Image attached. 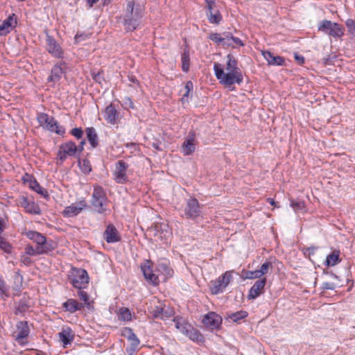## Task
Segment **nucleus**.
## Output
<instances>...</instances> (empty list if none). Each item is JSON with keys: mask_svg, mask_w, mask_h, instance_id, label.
<instances>
[{"mask_svg": "<svg viewBox=\"0 0 355 355\" xmlns=\"http://www.w3.org/2000/svg\"><path fill=\"white\" fill-rule=\"evenodd\" d=\"M143 275L146 280L151 284L156 286L159 284L158 277L153 273L150 266H141Z\"/></svg>", "mask_w": 355, "mask_h": 355, "instance_id": "nucleus-28", "label": "nucleus"}, {"mask_svg": "<svg viewBox=\"0 0 355 355\" xmlns=\"http://www.w3.org/2000/svg\"><path fill=\"white\" fill-rule=\"evenodd\" d=\"M340 252L338 250L333 251L330 254L327 256L325 264L327 266H334L340 261L339 258Z\"/></svg>", "mask_w": 355, "mask_h": 355, "instance_id": "nucleus-33", "label": "nucleus"}, {"mask_svg": "<svg viewBox=\"0 0 355 355\" xmlns=\"http://www.w3.org/2000/svg\"><path fill=\"white\" fill-rule=\"evenodd\" d=\"M84 308L83 303L78 302L77 300L70 298L62 303V309L64 311L73 313L77 311H80Z\"/></svg>", "mask_w": 355, "mask_h": 355, "instance_id": "nucleus-23", "label": "nucleus"}, {"mask_svg": "<svg viewBox=\"0 0 355 355\" xmlns=\"http://www.w3.org/2000/svg\"><path fill=\"white\" fill-rule=\"evenodd\" d=\"M232 280V272L226 271L216 279L212 280L209 284V288L212 294L217 295L223 293Z\"/></svg>", "mask_w": 355, "mask_h": 355, "instance_id": "nucleus-6", "label": "nucleus"}, {"mask_svg": "<svg viewBox=\"0 0 355 355\" xmlns=\"http://www.w3.org/2000/svg\"><path fill=\"white\" fill-rule=\"evenodd\" d=\"M181 61L182 71L184 72H187L189 69L190 66V56L188 49H184V51L181 55Z\"/></svg>", "mask_w": 355, "mask_h": 355, "instance_id": "nucleus-35", "label": "nucleus"}, {"mask_svg": "<svg viewBox=\"0 0 355 355\" xmlns=\"http://www.w3.org/2000/svg\"><path fill=\"white\" fill-rule=\"evenodd\" d=\"M126 147H128V148H129V147H130V148H132V149H133V150H137V144H135V143H130V144H126Z\"/></svg>", "mask_w": 355, "mask_h": 355, "instance_id": "nucleus-62", "label": "nucleus"}, {"mask_svg": "<svg viewBox=\"0 0 355 355\" xmlns=\"http://www.w3.org/2000/svg\"><path fill=\"white\" fill-rule=\"evenodd\" d=\"M291 205L294 208H300L301 207L300 202H294L293 201L291 202Z\"/></svg>", "mask_w": 355, "mask_h": 355, "instance_id": "nucleus-63", "label": "nucleus"}, {"mask_svg": "<svg viewBox=\"0 0 355 355\" xmlns=\"http://www.w3.org/2000/svg\"><path fill=\"white\" fill-rule=\"evenodd\" d=\"M40 125L44 129L55 132L59 135H63L65 133V128L59 125L55 119L46 113H41L37 117Z\"/></svg>", "mask_w": 355, "mask_h": 355, "instance_id": "nucleus-5", "label": "nucleus"}, {"mask_svg": "<svg viewBox=\"0 0 355 355\" xmlns=\"http://www.w3.org/2000/svg\"><path fill=\"white\" fill-rule=\"evenodd\" d=\"M87 3L89 6V8H92L95 3H96L99 0H86Z\"/></svg>", "mask_w": 355, "mask_h": 355, "instance_id": "nucleus-60", "label": "nucleus"}, {"mask_svg": "<svg viewBox=\"0 0 355 355\" xmlns=\"http://www.w3.org/2000/svg\"><path fill=\"white\" fill-rule=\"evenodd\" d=\"M223 38H230L231 36H233L230 33H223Z\"/></svg>", "mask_w": 355, "mask_h": 355, "instance_id": "nucleus-64", "label": "nucleus"}, {"mask_svg": "<svg viewBox=\"0 0 355 355\" xmlns=\"http://www.w3.org/2000/svg\"><path fill=\"white\" fill-rule=\"evenodd\" d=\"M77 150L78 148L74 142H67L60 146L58 157L63 162L67 159V156H73Z\"/></svg>", "mask_w": 355, "mask_h": 355, "instance_id": "nucleus-17", "label": "nucleus"}, {"mask_svg": "<svg viewBox=\"0 0 355 355\" xmlns=\"http://www.w3.org/2000/svg\"><path fill=\"white\" fill-rule=\"evenodd\" d=\"M204 325L211 330L220 328L222 318L214 312H209L202 319Z\"/></svg>", "mask_w": 355, "mask_h": 355, "instance_id": "nucleus-16", "label": "nucleus"}, {"mask_svg": "<svg viewBox=\"0 0 355 355\" xmlns=\"http://www.w3.org/2000/svg\"><path fill=\"white\" fill-rule=\"evenodd\" d=\"M153 314L156 318L163 319L164 307L156 306L153 310Z\"/></svg>", "mask_w": 355, "mask_h": 355, "instance_id": "nucleus-46", "label": "nucleus"}, {"mask_svg": "<svg viewBox=\"0 0 355 355\" xmlns=\"http://www.w3.org/2000/svg\"><path fill=\"white\" fill-rule=\"evenodd\" d=\"M25 254L21 255V262L25 266H30L32 263L31 259Z\"/></svg>", "mask_w": 355, "mask_h": 355, "instance_id": "nucleus-52", "label": "nucleus"}, {"mask_svg": "<svg viewBox=\"0 0 355 355\" xmlns=\"http://www.w3.org/2000/svg\"><path fill=\"white\" fill-rule=\"evenodd\" d=\"M87 140L92 148H96L98 144V135L94 128L89 127L85 130Z\"/></svg>", "mask_w": 355, "mask_h": 355, "instance_id": "nucleus-31", "label": "nucleus"}, {"mask_svg": "<svg viewBox=\"0 0 355 355\" xmlns=\"http://www.w3.org/2000/svg\"><path fill=\"white\" fill-rule=\"evenodd\" d=\"M17 24L15 14L10 15L0 24V36L6 35L16 26Z\"/></svg>", "mask_w": 355, "mask_h": 355, "instance_id": "nucleus-19", "label": "nucleus"}, {"mask_svg": "<svg viewBox=\"0 0 355 355\" xmlns=\"http://www.w3.org/2000/svg\"><path fill=\"white\" fill-rule=\"evenodd\" d=\"M173 314V311L170 309H165L164 307V314H163V319L168 318L171 317Z\"/></svg>", "mask_w": 355, "mask_h": 355, "instance_id": "nucleus-53", "label": "nucleus"}, {"mask_svg": "<svg viewBox=\"0 0 355 355\" xmlns=\"http://www.w3.org/2000/svg\"><path fill=\"white\" fill-rule=\"evenodd\" d=\"M46 46L47 51L53 57L57 58H62L64 56V51L60 45L57 42L55 38L46 34Z\"/></svg>", "mask_w": 355, "mask_h": 355, "instance_id": "nucleus-12", "label": "nucleus"}, {"mask_svg": "<svg viewBox=\"0 0 355 355\" xmlns=\"http://www.w3.org/2000/svg\"><path fill=\"white\" fill-rule=\"evenodd\" d=\"M230 38L232 43L234 42L236 46H242L244 45L243 42L239 37L231 36Z\"/></svg>", "mask_w": 355, "mask_h": 355, "instance_id": "nucleus-54", "label": "nucleus"}, {"mask_svg": "<svg viewBox=\"0 0 355 355\" xmlns=\"http://www.w3.org/2000/svg\"><path fill=\"white\" fill-rule=\"evenodd\" d=\"M226 72L218 63H214V70L220 83L230 87L235 83L241 85L243 80L241 70L238 67V60L232 54L227 55Z\"/></svg>", "mask_w": 355, "mask_h": 355, "instance_id": "nucleus-1", "label": "nucleus"}, {"mask_svg": "<svg viewBox=\"0 0 355 355\" xmlns=\"http://www.w3.org/2000/svg\"><path fill=\"white\" fill-rule=\"evenodd\" d=\"M128 166V164L123 160H119L116 162L113 175L116 183L125 184L128 181L126 174Z\"/></svg>", "mask_w": 355, "mask_h": 355, "instance_id": "nucleus-13", "label": "nucleus"}, {"mask_svg": "<svg viewBox=\"0 0 355 355\" xmlns=\"http://www.w3.org/2000/svg\"><path fill=\"white\" fill-rule=\"evenodd\" d=\"M69 280L74 288L83 289L89 283L88 273L85 269L74 268L71 272Z\"/></svg>", "mask_w": 355, "mask_h": 355, "instance_id": "nucleus-8", "label": "nucleus"}, {"mask_svg": "<svg viewBox=\"0 0 355 355\" xmlns=\"http://www.w3.org/2000/svg\"><path fill=\"white\" fill-rule=\"evenodd\" d=\"M0 249L6 253H10L12 246L3 238L0 237Z\"/></svg>", "mask_w": 355, "mask_h": 355, "instance_id": "nucleus-43", "label": "nucleus"}, {"mask_svg": "<svg viewBox=\"0 0 355 355\" xmlns=\"http://www.w3.org/2000/svg\"><path fill=\"white\" fill-rule=\"evenodd\" d=\"M295 59L300 63V64H302L304 63V57L301 56V55H299L297 54H295Z\"/></svg>", "mask_w": 355, "mask_h": 355, "instance_id": "nucleus-59", "label": "nucleus"}, {"mask_svg": "<svg viewBox=\"0 0 355 355\" xmlns=\"http://www.w3.org/2000/svg\"><path fill=\"white\" fill-rule=\"evenodd\" d=\"M103 116L108 123L111 125L117 123L119 112L114 104L111 103L105 107Z\"/></svg>", "mask_w": 355, "mask_h": 355, "instance_id": "nucleus-21", "label": "nucleus"}, {"mask_svg": "<svg viewBox=\"0 0 355 355\" xmlns=\"http://www.w3.org/2000/svg\"><path fill=\"white\" fill-rule=\"evenodd\" d=\"M316 249L317 248L314 246L309 247L306 250L305 254L307 253L309 256H311L315 253Z\"/></svg>", "mask_w": 355, "mask_h": 355, "instance_id": "nucleus-57", "label": "nucleus"}, {"mask_svg": "<svg viewBox=\"0 0 355 355\" xmlns=\"http://www.w3.org/2000/svg\"><path fill=\"white\" fill-rule=\"evenodd\" d=\"M29 306V300L26 297H23L15 306V314L24 313L28 311Z\"/></svg>", "mask_w": 355, "mask_h": 355, "instance_id": "nucleus-30", "label": "nucleus"}, {"mask_svg": "<svg viewBox=\"0 0 355 355\" xmlns=\"http://www.w3.org/2000/svg\"><path fill=\"white\" fill-rule=\"evenodd\" d=\"M318 30L334 38H340L345 33V28L341 25L327 19L320 21Z\"/></svg>", "mask_w": 355, "mask_h": 355, "instance_id": "nucleus-4", "label": "nucleus"}, {"mask_svg": "<svg viewBox=\"0 0 355 355\" xmlns=\"http://www.w3.org/2000/svg\"><path fill=\"white\" fill-rule=\"evenodd\" d=\"M79 166L82 172L85 174H88L92 171L90 162L87 159H83L81 161H79Z\"/></svg>", "mask_w": 355, "mask_h": 355, "instance_id": "nucleus-40", "label": "nucleus"}, {"mask_svg": "<svg viewBox=\"0 0 355 355\" xmlns=\"http://www.w3.org/2000/svg\"><path fill=\"white\" fill-rule=\"evenodd\" d=\"M30 188L43 196H48L47 191L42 187L35 180H31L30 182Z\"/></svg>", "mask_w": 355, "mask_h": 355, "instance_id": "nucleus-38", "label": "nucleus"}, {"mask_svg": "<svg viewBox=\"0 0 355 355\" xmlns=\"http://www.w3.org/2000/svg\"><path fill=\"white\" fill-rule=\"evenodd\" d=\"M16 327V340L20 345L24 346L27 343L24 340L28 336L30 333L28 323L27 321H19L17 322Z\"/></svg>", "mask_w": 355, "mask_h": 355, "instance_id": "nucleus-15", "label": "nucleus"}, {"mask_svg": "<svg viewBox=\"0 0 355 355\" xmlns=\"http://www.w3.org/2000/svg\"><path fill=\"white\" fill-rule=\"evenodd\" d=\"M87 37V35L84 33H77L75 36V40L76 42H79L82 40H85Z\"/></svg>", "mask_w": 355, "mask_h": 355, "instance_id": "nucleus-55", "label": "nucleus"}, {"mask_svg": "<svg viewBox=\"0 0 355 355\" xmlns=\"http://www.w3.org/2000/svg\"><path fill=\"white\" fill-rule=\"evenodd\" d=\"M173 322H175V327L183 334H187L191 325L186 322L182 318L175 317L173 319Z\"/></svg>", "mask_w": 355, "mask_h": 355, "instance_id": "nucleus-32", "label": "nucleus"}, {"mask_svg": "<svg viewBox=\"0 0 355 355\" xmlns=\"http://www.w3.org/2000/svg\"><path fill=\"white\" fill-rule=\"evenodd\" d=\"M71 134L76 138L80 139L83 135V131L80 128H75L71 130Z\"/></svg>", "mask_w": 355, "mask_h": 355, "instance_id": "nucleus-50", "label": "nucleus"}, {"mask_svg": "<svg viewBox=\"0 0 355 355\" xmlns=\"http://www.w3.org/2000/svg\"><path fill=\"white\" fill-rule=\"evenodd\" d=\"M270 268H272V263L270 261H265L258 269L260 274L263 276L268 273Z\"/></svg>", "mask_w": 355, "mask_h": 355, "instance_id": "nucleus-45", "label": "nucleus"}, {"mask_svg": "<svg viewBox=\"0 0 355 355\" xmlns=\"http://www.w3.org/2000/svg\"><path fill=\"white\" fill-rule=\"evenodd\" d=\"M346 26L348 29V32L354 35H355V20L352 19H348L345 21Z\"/></svg>", "mask_w": 355, "mask_h": 355, "instance_id": "nucleus-44", "label": "nucleus"}, {"mask_svg": "<svg viewBox=\"0 0 355 355\" xmlns=\"http://www.w3.org/2000/svg\"><path fill=\"white\" fill-rule=\"evenodd\" d=\"M26 236L37 244L36 247H42L48 253L55 248V242L52 240L47 241L46 238L40 232L30 230L26 232Z\"/></svg>", "mask_w": 355, "mask_h": 355, "instance_id": "nucleus-7", "label": "nucleus"}, {"mask_svg": "<svg viewBox=\"0 0 355 355\" xmlns=\"http://www.w3.org/2000/svg\"><path fill=\"white\" fill-rule=\"evenodd\" d=\"M122 105L125 109H127V110L130 109V108H132V109L134 108V103H133L132 101L131 100V98L129 97H125L123 98Z\"/></svg>", "mask_w": 355, "mask_h": 355, "instance_id": "nucleus-49", "label": "nucleus"}, {"mask_svg": "<svg viewBox=\"0 0 355 355\" xmlns=\"http://www.w3.org/2000/svg\"><path fill=\"white\" fill-rule=\"evenodd\" d=\"M78 296L79 297L80 300L84 302V303L85 304L88 305L89 304V297L86 292L82 291L81 289H79V291L78 292Z\"/></svg>", "mask_w": 355, "mask_h": 355, "instance_id": "nucleus-47", "label": "nucleus"}, {"mask_svg": "<svg viewBox=\"0 0 355 355\" xmlns=\"http://www.w3.org/2000/svg\"><path fill=\"white\" fill-rule=\"evenodd\" d=\"M186 336H189L191 340L196 342H202L204 340L203 336L200 334V332L198 330L193 328L191 326Z\"/></svg>", "mask_w": 355, "mask_h": 355, "instance_id": "nucleus-36", "label": "nucleus"}, {"mask_svg": "<svg viewBox=\"0 0 355 355\" xmlns=\"http://www.w3.org/2000/svg\"><path fill=\"white\" fill-rule=\"evenodd\" d=\"M66 63L64 62H60L57 64L54 65L51 69V75L48 78V82H58L62 75L64 73L62 66L65 65Z\"/></svg>", "mask_w": 355, "mask_h": 355, "instance_id": "nucleus-24", "label": "nucleus"}, {"mask_svg": "<svg viewBox=\"0 0 355 355\" xmlns=\"http://www.w3.org/2000/svg\"><path fill=\"white\" fill-rule=\"evenodd\" d=\"M17 205L25 209L26 211L31 214L40 215L41 209L34 201H30L25 196H20L17 199Z\"/></svg>", "mask_w": 355, "mask_h": 355, "instance_id": "nucleus-14", "label": "nucleus"}, {"mask_svg": "<svg viewBox=\"0 0 355 355\" xmlns=\"http://www.w3.org/2000/svg\"><path fill=\"white\" fill-rule=\"evenodd\" d=\"M118 318L119 320L130 321L132 314L128 308H121L119 311Z\"/></svg>", "mask_w": 355, "mask_h": 355, "instance_id": "nucleus-39", "label": "nucleus"}, {"mask_svg": "<svg viewBox=\"0 0 355 355\" xmlns=\"http://www.w3.org/2000/svg\"><path fill=\"white\" fill-rule=\"evenodd\" d=\"M143 17L142 8L139 5L135 6L133 0L128 1L123 15V24L126 31L136 30L141 24Z\"/></svg>", "mask_w": 355, "mask_h": 355, "instance_id": "nucleus-2", "label": "nucleus"}, {"mask_svg": "<svg viewBox=\"0 0 355 355\" xmlns=\"http://www.w3.org/2000/svg\"><path fill=\"white\" fill-rule=\"evenodd\" d=\"M227 318L234 322H239L240 320L245 318L248 314L245 311H239L234 313H227Z\"/></svg>", "mask_w": 355, "mask_h": 355, "instance_id": "nucleus-37", "label": "nucleus"}, {"mask_svg": "<svg viewBox=\"0 0 355 355\" xmlns=\"http://www.w3.org/2000/svg\"><path fill=\"white\" fill-rule=\"evenodd\" d=\"M193 85L191 80H189L185 83V85L184 87L185 92L184 93V94L182 96V101H183V102H184L185 101H188L187 98L189 96L190 92H191L193 90Z\"/></svg>", "mask_w": 355, "mask_h": 355, "instance_id": "nucleus-41", "label": "nucleus"}, {"mask_svg": "<svg viewBox=\"0 0 355 355\" xmlns=\"http://www.w3.org/2000/svg\"><path fill=\"white\" fill-rule=\"evenodd\" d=\"M262 54L268 63L270 65L282 66L284 64V58L279 55H274L270 51H263Z\"/></svg>", "mask_w": 355, "mask_h": 355, "instance_id": "nucleus-26", "label": "nucleus"}, {"mask_svg": "<svg viewBox=\"0 0 355 355\" xmlns=\"http://www.w3.org/2000/svg\"><path fill=\"white\" fill-rule=\"evenodd\" d=\"M103 238L108 243H114L121 241V235L113 224H108L103 232Z\"/></svg>", "mask_w": 355, "mask_h": 355, "instance_id": "nucleus-18", "label": "nucleus"}, {"mask_svg": "<svg viewBox=\"0 0 355 355\" xmlns=\"http://www.w3.org/2000/svg\"><path fill=\"white\" fill-rule=\"evenodd\" d=\"M123 335L130 342V350L133 352H135L140 343V341L136 334L130 328H125Z\"/></svg>", "mask_w": 355, "mask_h": 355, "instance_id": "nucleus-25", "label": "nucleus"}, {"mask_svg": "<svg viewBox=\"0 0 355 355\" xmlns=\"http://www.w3.org/2000/svg\"><path fill=\"white\" fill-rule=\"evenodd\" d=\"M338 285L334 282H324L321 288L323 290H334Z\"/></svg>", "mask_w": 355, "mask_h": 355, "instance_id": "nucleus-51", "label": "nucleus"}, {"mask_svg": "<svg viewBox=\"0 0 355 355\" xmlns=\"http://www.w3.org/2000/svg\"><path fill=\"white\" fill-rule=\"evenodd\" d=\"M209 39L218 44H223V41L224 40L223 37L218 33H211L209 35Z\"/></svg>", "mask_w": 355, "mask_h": 355, "instance_id": "nucleus-48", "label": "nucleus"}, {"mask_svg": "<svg viewBox=\"0 0 355 355\" xmlns=\"http://www.w3.org/2000/svg\"><path fill=\"white\" fill-rule=\"evenodd\" d=\"M157 271L164 276V280L171 277L173 275V270L170 266V262L166 259H160L157 263Z\"/></svg>", "mask_w": 355, "mask_h": 355, "instance_id": "nucleus-22", "label": "nucleus"}, {"mask_svg": "<svg viewBox=\"0 0 355 355\" xmlns=\"http://www.w3.org/2000/svg\"><path fill=\"white\" fill-rule=\"evenodd\" d=\"M207 12L206 13L209 21L211 24H219L223 17L216 7L215 0H205Z\"/></svg>", "mask_w": 355, "mask_h": 355, "instance_id": "nucleus-10", "label": "nucleus"}, {"mask_svg": "<svg viewBox=\"0 0 355 355\" xmlns=\"http://www.w3.org/2000/svg\"><path fill=\"white\" fill-rule=\"evenodd\" d=\"M87 207L88 205L87 202L83 199L66 207L62 214L64 217H74L78 216Z\"/></svg>", "mask_w": 355, "mask_h": 355, "instance_id": "nucleus-11", "label": "nucleus"}, {"mask_svg": "<svg viewBox=\"0 0 355 355\" xmlns=\"http://www.w3.org/2000/svg\"><path fill=\"white\" fill-rule=\"evenodd\" d=\"M244 275H245L244 278L249 279H258V278H260L261 277H262V275L260 274L259 270H247V271H245Z\"/></svg>", "mask_w": 355, "mask_h": 355, "instance_id": "nucleus-42", "label": "nucleus"}, {"mask_svg": "<svg viewBox=\"0 0 355 355\" xmlns=\"http://www.w3.org/2000/svg\"><path fill=\"white\" fill-rule=\"evenodd\" d=\"M94 80H95L96 82L100 83L101 80L102 78L101 74L100 73H98L97 74H95L93 76Z\"/></svg>", "mask_w": 355, "mask_h": 355, "instance_id": "nucleus-61", "label": "nucleus"}, {"mask_svg": "<svg viewBox=\"0 0 355 355\" xmlns=\"http://www.w3.org/2000/svg\"><path fill=\"white\" fill-rule=\"evenodd\" d=\"M91 204L96 212L100 214H107L110 212L107 207V198L103 188L99 185L94 186V191L92 196Z\"/></svg>", "mask_w": 355, "mask_h": 355, "instance_id": "nucleus-3", "label": "nucleus"}, {"mask_svg": "<svg viewBox=\"0 0 355 355\" xmlns=\"http://www.w3.org/2000/svg\"><path fill=\"white\" fill-rule=\"evenodd\" d=\"M60 340L62 342L64 347L70 345L74 339V335L71 333L70 328L63 329L58 334Z\"/></svg>", "mask_w": 355, "mask_h": 355, "instance_id": "nucleus-29", "label": "nucleus"}, {"mask_svg": "<svg viewBox=\"0 0 355 355\" xmlns=\"http://www.w3.org/2000/svg\"><path fill=\"white\" fill-rule=\"evenodd\" d=\"M201 214L200 205L195 198H189L186 200L183 216L187 219L194 220Z\"/></svg>", "mask_w": 355, "mask_h": 355, "instance_id": "nucleus-9", "label": "nucleus"}, {"mask_svg": "<svg viewBox=\"0 0 355 355\" xmlns=\"http://www.w3.org/2000/svg\"><path fill=\"white\" fill-rule=\"evenodd\" d=\"M224 40L223 41V46H232V47H236V46H234L233 44H232V40L230 39V38H223Z\"/></svg>", "mask_w": 355, "mask_h": 355, "instance_id": "nucleus-56", "label": "nucleus"}, {"mask_svg": "<svg viewBox=\"0 0 355 355\" xmlns=\"http://www.w3.org/2000/svg\"><path fill=\"white\" fill-rule=\"evenodd\" d=\"M5 292V282L0 278V293L4 294Z\"/></svg>", "mask_w": 355, "mask_h": 355, "instance_id": "nucleus-58", "label": "nucleus"}, {"mask_svg": "<svg viewBox=\"0 0 355 355\" xmlns=\"http://www.w3.org/2000/svg\"><path fill=\"white\" fill-rule=\"evenodd\" d=\"M266 284V279H259L253 284L248 295V300H254L258 297L263 291Z\"/></svg>", "mask_w": 355, "mask_h": 355, "instance_id": "nucleus-20", "label": "nucleus"}, {"mask_svg": "<svg viewBox=\"0 0 355 355\" xmlns=\"http://www.w3.org/2000/svg\"><path fill=\"white\" fill-rule=\"evenodd\" d=\"M194 141V135L189 134L187 139L184 141V143L182 145V151L184 155H189L192 154L195 151L196 146Z\"/></svg>", "mask_w": 355, "mask_h": 355, "instance_id": "nucleus-27", "label": "nucleus"}, {"mask_svg": "<svg viewBox=\"0 0 355 355\" xmlns=\"http://www.w3.org/2000/svg\"><path fill=\"white\" fill-rule=\"evenodd\" d=\"M48 254L46 250H44L42 247H35L31 245H28L25 248V254L28 256H37L40 254Z\"/></svg>", "mask_w": 355, "mask_h": 355, "instance_id": "nucleus-34", "label": "nucleus"}]
</instances>
